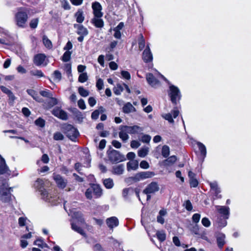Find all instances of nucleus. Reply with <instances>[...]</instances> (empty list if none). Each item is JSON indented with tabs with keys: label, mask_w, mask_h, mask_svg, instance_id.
<instances>
[{
	"label": "nucleus",
	"mask_w": 251,
	"mask_h": 251,
	"mask_svg": "<svg viewBox=\"0 0 251 251\" xmlns=\"http://www.w3.org/2000/svg\"><path fill=\"white\" fill-rule=\"evenodd\" d=\"M34 186L40 192L42 199L45 201L51 203L52 205L57 204L56 197L51 196L44 189V182L43 179H37L34 184Z\"/></svg>",
	"instance_id": "f257e3e1"
},
{
	"label": "nucleus",
	"mask_w": 251,
	"mask_h": 251,
	"mask_svg": "<svg viewBox=\"0 0 251 251\" xmlns=\"http://www.w3.org/2000/svg\"><path fill=\"white\" fill-rule=\"evenodd\" d=\"M161 76L169 85V89L168 91V96L170 98V100L172 103L175 105H176L177 104V101H179L181 98V95L179 89L177 87L171 84L169 80L163 75H161Z\"/></svg>",
	"instance_id": "f03ea898"
},
{
	"label": "nucleus",
	"mask_w": 251,
	"mask_h": 251,
	"mask_svg": "<svg viewBox=\"0 0 251 251\" xmlns=\"http://www.w3.org/2000/svg\"><path fill=\"white\" fill-rule=\"evenodd\" d=\"M61 130L70 140L75 142L77 141L79 133L73 126L71 124H64L62 125Z\"/></svg>",
	"instance_id": "7ed1b4c3"
},
{
	"label": "nucleus",
	"mask_w": 251,
	"mask_h": 251,
	"mask_svg": "<svg viewBox=\"0 0 251 251\" xmlns=\"http://www.w3.org/2000/svg\"><path fill=\"white\" fill-rule=\"evenodd\" d=\"M8 184L6 180L0 178V200L3 202H8L11 200V188H8Z\"/></svg>",
	"instance_id": "20e7f679"
},
{
	"label": "nucleus",
	"mask_w": 251,
	"mask_h": 251,
	"mask_svg": "<svg viewBox=\"0 0 251 251\" xmlns=\"http://www.w3.org/2000/svg\"><path fill=\"white\" fill-rule=\"evenodd\" d=\"M74 217L77 220V222L74 220V222L71 223L72 229L84 237H86V234L83 229L77 225V223H80L81 224H83L84 223V220L82 217L81 213L79 212L75 213L74 214Z\"/></svg>",
	"instance_id": "39448f33"
},
{
	"label": "nucleus",
	"mask_w": 251,
	"mask_h": 251,
	"mask_svg": "<svg viewBox=\"0 0 251 251\" xmlns=\"http://www.w3.org/2000/svg\"><path fill=\"white\" fill-rule=\"evenodd\" d=\"M107 154L108 160L112 164L118 163L126 160L124 155L114 149L108 150L107 151Z\"/></svg>",
	"instance_id": "423d86ee"
},
{
	"label": "nucleus",
	"mask_w": 251,
	"mask_h": 251,
	"mask_svg": "<svg viewBox=\"0 0 251 251\" xmlns=\"http://www.w3.org/2000/svg\"><path fill=\"white\" fill-rule=\"evenodd\" d=\"M28 19V15L26 11L19 10L15 15V21L16 25L21 28L26 27Z\"/></svg>",
	"instance_id": "0eeeda50"
},
{
	"label": "nucleus",
	"mask_w": 251,
	"mask_h": 251,
	"mask_svg": "<svg viewBox=\"0 0 251 251\" xmlns=\"http://www.w3.org/2000/svg\"><path fill=\"white\" fill-rule=\"evenodd\" d=\"M74 27L76 29V33L77 34L79 35L77 37L78 41L82 42L84 37L86 36L89 33L88 29L81 24H75L74 25Z\"/></svg>",
	"instance_id": "6e6552de"
},
{
	"label": "nucleus",
	"mask_w": 251,
	"mask_h": 251,
	"mask_svg": "<svg viewBox=\"0 0 251 251\" xmlns=\"http://www.w3.org/2000/svg\"><path fill=\"white\" fill-rule=\"evenodd\" d=\"M155 174L153 172H141L136 174L134 176L131 177V179H132V180L137 182L141 180L151 178Z\"/></svg>",
	"instance_id": "1a4fd4ad"
},
{
	"label": "nucleus",
	"mask_w": 251,
	"mask_h": 251,
	"mask_svg": "<svg viewBox=\"0 0 251 251\" xmlns=\"http://www.w3.org/2000/svg\"><path fill=\"white\" fill-rule=\"evenodd\" d=\"M159 190V187L158 183L156 182L152 181L146 186L145 189L143 191V193L153 194L158 192Z\"/></svg>",
	"instance_id": "9d476101"
},
{
	"label": "nucleus",
	"mask_w": 251,
	"mask_h": 251,
	"mask_svg": "<svg viewBox=\"0 0 251 251\" xmlns=\"http://www.w3.org/2000/svg\"><path fill=\"white\" fill-rule=\"evenodd\" d=\"M209 184L210 186V190L214 195V199H219L222 198L220 194L221 191L219 187L217 181L210 182Z\"/></svg>",
	"instance_id": "9b49d317"
},
{
	"label": "nucleus",
	"mask_w": 251,
	"mask_h": 251,
	"mask_svg": "<svg viewBox=\"0 0 251 251\" xmlns=\"http://www.w3.org/2000/svg\"><path fill=\"white\" fill-rule=\"evenodd\" d=\"M52 114L62 120L66 121L68 119V113L59 107L54 108L52 111Z\"/></svg>",
	"instance_id": "f8f14e48"
},
{
	"label": "nucleus",
	"mask_w": 251,
	"mask_h": 251,
	"mask_svg": "<svg viewBox=\"0 0 251 251\" xmlns=\"http://www.w3.org/2000/svg\"><path fill=\"white\" fill-rule=\"evenodd\" d=\"M53 178L59 188L64 189L66 186L67 180L60 175L53 174Z\"/></svg>",
	"instance_id": "ddd939ff"
},
{
	"label": "nucleus",
	"mask_w": 251,
	"mask_h": 251,
	"mask_svg": "<svg viewBox=\"0 0 251 251\" xmlns=\"http://www.w3.org/2000/svg\"><path fill=\"white\" fill-rule=\"evenodd\" d=\"M92 8L94 16L97 17H102L103 16V14L101 12L102 6L99 2L95 1L93 2Z\"/></svg>",
	"instance_id": "4468645a"
},
{
	"label": "nucleus",
	"mask_w": 251,
	"mask_h": 251,
	"mask_svg": "<svg viewBox=\"0 0 251 251\" xmlns=\"http://www.w3.org/2000/svg\"><path fill=\"white\" fill-rule=\"evenodd\" d=\"M216 210L221 214L224 219H228L229 216V208L228 206L216 205Z\"/></svg>",
	"instance_id": "2eb2a0df"
},
{
	"label": "nucleus",
	"mask_w": 251,
	"mask_h": 251,
	"mask_svg": "<svg viewBox=\"0 0 251 251\" xmlns=\"http://www.w3.org/2000/svg\"><path fill=\"white\" fill-rule=\"evenodd\" d=\"M11 171L6 164L4 158L0 154V175L7 174L10 175Z\"/></svg>",
	"instance_id": "dca6fc26"
},
{
	"label": "nucleus",
	"mask_w": 251,
	"mask_h": 251,
	"mask_svg": "<svg viewBox=\"0 0 251 251\" xmlns=\"http://www.w3.org/2000/svg\"><path fill=\"white\" fill-rule=\"evenodd\" d=\"M125 126L126 127L125 128L127 129L128 133L130 134H142V132L144 130L143 127L137 125H134L133 126Z\"/></svg>",
	"instance_id": "f3484780"
},
{
	"label": "nucleus",
	"mask_w": 251,
	"mask_h": 251,
	"mask_svg": "<svg viewBox=\"0 0 251 251\" xmlns=\"http://www.w3.org/2000/svg\"><path fill=\"white\" fill-rule=\"evenodd\" d=\"M142 58L146 63L151 62L152 60V54L148 45L143 52Z\"/></svg>",
	"instance_id": "a211bd4d"
},
{
	"label": "nucleus",
	"mask_w": 251,
	"mask_h": 251,
	"mask_svg": "<svg viewBox=\"0 0 251 251\" xmlns=\"http://www.w3.org/2000/svg\"><path fill=\"white\" fill-rule=\"evenodd\" d=\"M125 126H120L119 129L120 132L119 133V137L124 142H126L129 139V136L128 135V132H127V129L125 128Z\"/></svg>",
	"instance_id": "6ab92c4d"
},
{
	"label": "nucleus",
	"mask_w": 251,
	"mask_h": 251,
	"mask_svg": "<svg viewBox=\"0 0 251 251\" xmlns=\"http://www.w3.org/2000/svg\"><path fill=\"white\" fill-rule=\"evenodd\" d=\"M46 58V56L45 54H37L34 56L33 62L35 64V65H36L37 66H41L42 65H43Z\"/></svg>",
	"instance_id": "aec40b11"
},
{
	"label": "nucleus",
	"mask_w": 251,
	"mask_h": 251,
	"mask_svg": "<svg viewBox=\"0 0 251 251\" xmlns=\"http://www.w3.org/2000/svg\"><path fill=\"white\" fill-rule=\"evenodd\" d=\"M106 223L110 229H113L119 225V220L117 217L113 216L107 218Z\"/></svg>",
	"instance_id": "412c9836"
},
{
	"label": "nucleus",
	"mask_w": 251,
	"mask_h": 251,
	"mask_svg": "<svg viewBox=\"0 0 251 251\" xmlns=\"http://www.w3.org/2000/svg\"><path fill=\"white\" fill-rule=\"evenodd\" d=\"M146 79L148 83L152 87H155L159 84V81L151 73L147 75Z\"/></svg>",
	"instance_id": "4be33fe9"
},
{
	"label": "nucleus",
	"mask_w": 251,
	"mask_h": 251,
	"mask_svg": "<svg viewBox=\"0 0 251 251\" xmlns=\"http://www.w3.org/2000/svg\"><path fill=\"white\" fill-rule=\"evenodd\" d=\"M91 23L97 28H101L104 26V22L101 17L94 16L91 20Z\"/></svg>",
	"instance_id": "5701e85b"
},
{
	"label": "nucleus",
	"mask_w": 251,
	"mask_h": 251,
	"mask_svg": "<svg viewBox=\"0 0 251 251\" xmlns=\"http://www.w3.org/2000/svg\"><path fill=\"white\" fill-rule=\"evenodd\" d=\"M125 170V166L123 164L113 166L112 168V174L116 175H122Z\"/></svg>",
	"instance_id": "b1692460"
},
{
	"label": "nucleus",
	"mask_w": 251,
	"mask_h": 251,
	"mask_svg": "<svg viewBox=\"0 0 251 251\" xmlns=\"http://www.w3.org/2000/svg\"><path fill=\"white\" fill-rule=\"evenodd\" d=\"M136 108L129 102H127L124 104L122 108V111L125 114H129L130 113L136 112Z\"/></svg>",
	"instance_id": "393cba45"
},
{
	"label": "nucleus",
	"mask_w": 251,
	"mask_h": 251,
	"mask_svg": "<svg viewBox=\"0 0 251 251\" xmlns=\"http://www.w3.org/2000/svg\"><path fill=\"white\" fill-rule=\"evenodd\" d=\"M95 198H99L102 195V189L100 186L97 184H91Z\"/></svg>",
	"instance_id": "a878e982"
},
{
	"label": "nucleus",
	"mask_w": 251,
	"mask_h": 251,
	"mask_svg": "<svg viewBox=\"0 0 251 251\" xmlns=\"http://www.w3.org/2000/svg\"><path fill=\"white\" fill-rule=\"evenodd\" d=\"M226 236L224 233H219L216 237L217 243L220 249H222L225 245Z\"/></svg>",
	"instance_id": "bb28decb"
},
{
	"label": "nucleus",
	"mask_w": 251,
	"mask_h": 251,
	"mask_svg": "<svg viewBox=\"0 0 251 251\" xmlns=\"http://www.w3.org/2000/svg\"><path fill=\"white\" fill-rule=\"evenodd\" d=\"M74 16L76 22L79 24H81L85 19L83 11L81 9H78L75 13Z\"/></svg>",
	"instance_id": "cd10ccee"
},
{
	"label": "nucleus",
	"mask_w": 251,
	"mask_h": 251,
	"mask_svg": "<svg viewBox=\"0 0 251 251\" xmlns=\"http://www.w3.org/2000/svg\"><path fill=\"white\" fill-rule=\"evenodd\" d=\"M138 161L136 160H131L126 164L127 170H136L138 168Z\"/></svg>",
	"instance_id": "c85d7f7f"
},
{
	"label": "nucleus",
	"mask_w": 251,
	"mask_h": 251,
	"mask_svg": "<svg viewBox=\"0 0 251 251\" xmlns=\"http://www.w3.org/2000/svg\"><path fill=\"white\" fill-rule=\"evenodd\" d=\"M201 218V215L199 213L194 214L192 217V222L196 224V225L194 226V229L195 231V233H197L199 231V227L197 224L199 222Z\"/></svg>",
	"instance_id": "c756f323"
},
{
	"label": "nucleus",
	"mask_w": 251,
	"mask_h": 251,
	"mask_svg": "<svg viewBox=\"0 0 251 251\" xmlns=\"http://www.w3.org/2000/svg\"><path fill=\"white\" fill-rule=\"evenodd\" d=\"M134 192V189L132 187L124 188L122 191V196L125 200L128 199V195H132Z\"/></svg>",
	"instance_id": "7c9ffc66"
},
{
	"label": "nucleus",
	"mask_w": 251,
	"mask_h": 251,
	"mask_svg": "<svg viewBox=\"0 0 251 251\" xmlns=\"http://www.w3.org/2000/svg\"><path fill=\"white\" fill-rule=\"evenodd\" d=\"M176 159L177 158L176 156H171L163 161V164L165 166H170L176 161Z\"/></svg>",
	"instance_id": "2f4dec72"
},
{
	"label": "nucleus",
	"mask_w": 251,
	"mask_h": 251,
	"mask_svg": "<svg viewBox=\"0 0 251 251\" xmlns=\"http://www.w3.org/2000/svg\"><path fill=\"white\" fill-rule=\"evenodd\" d=\"M199 150L201 152V155L203 158H204L206 155V149L205 146L201 142H198L197 143Z\"/></svg>",
	"instance_id": "473e14b6"
},
{
	"label": "nucleus",
	"mask_w": 251,
	"mask_h": 251,
	"mask_svg": "<svg viewBox=\"0 0 251 251\" xmlns=\"http://www.w3.org/2000/svg\"><path fill=\"white\" fill-rule=\"evenodd\" d=\"M26 92L28 95L31 96L34 100L37 101H40L41 99L35 90L33 89H27Z\"/></svg>",
	"instance_id": "72a5a7b5"
},
{
	"label": "nucleus",
	"mask_w": 251,
	"mask_h": 251,
	"mask_svg": "<svg viewBox=\"0 0 251 251\" xmlns=\"http://www.w3.org/2000/svg\"><path fill=\"white\" fill-rule=\"evenodd\" d=\"M103 184L107 189H111L114 186L113 180L110 178L103 179Z\"/></svg>",
	"instance_id": "f704fd0d"
},
{
	"label": "nucleus",
	"mask_w": 251,
	"mask_h": 251,
	"mask_svg": "<svg viewBox=\"0 0 251 251\" xmlns=\"http://www.w3.org/2000/svg\"><path fill=\"white\" fill-rule=\"evenodd\" d=\"M139 49L140 50H142L145 47V40L144 38L143 35L142 34H140L138 41Z\"/></svg>",
	"instance_id": "c9c22d12"
},
{
	"label": "nucleus",
	"mask_w": 251,
	"mask_h": 251,
	"mask_svg": "<svg viewBox=\"0 0 251 251\" xmlns=\"http://www.w3.org/2000/svg\"><path fill=\"white\" fill-rule=\"evenodd\" d=\"M43 42L44 46L48 49H50L52 48V44L50 40L48 39L47 36H43Z\"/></svg>",
	"instance_id": "e433bc0d"
},
{
	"label": "nucleus",
	"mask_w": 251,
	"mask_h": 251,
	"mask_svg": "<svg viewBox=\"0 0 251 251\" xmlns=\"http://www.w3.org/2000/svg\"><path fill=\"white\" fill-rule=\"evenodd\" d=\"M124 85L123 86L120 84H117V86L114 88L113 91L115 95H119L121 94V92L124 91Z\"/></svg>",
	"instance_id": "4c0bfd02"
},
{
	"label": "nucleus",
	"mask_w": 251,
	"mask_h": 251,
	"mask_svg": "<svg viewBox=\"0 0 251 251\" xmlns=\"http://www.w3.org/2000/svg\"><path fill=\"white\" fill-rule=\"evenodd\" d=\"M72 51H66L62 56V60L64 62H67L71 59Z\"/></svg>",
	"instance_id": "58836bf2"
},
{
	"label": "nucleus",
	"mask_w": 251,
	"mask_h": 251,
	"mask_svg": "<svg viewBox=\"0 0 251 251\" xmlns=\"http://www.w3.org/2000/svg\"><path fill=\"white\" fill-rule=\"evenodd\" d=\"M161 154L165 158H167L169 155L170 149L168 146L164 145L163 146Z\"/></svg>",
	"instance_id": "ea45409f"
},
{
	"label": "nucleus",
	"mask_w": 251,
	"mask_h": 251,
	"mask_svg": "<svg viewBox=\"0 0 251 251\" xmlns=\"http://www.w3.org/2000/svg\"><path fill=\"white\" fill-rule=\"evenodd\" d=\"M30 74L31 75L36 76L38 77H42L44 76V75L41 70H35L30 71Z\"/></svg>",
	"instance_id": "a19ab883"
},
{
	"label": "nucleus",
	"mask_w": 251,
	"mask_h": 251,
	"mask_svg": "<svg viewBox=\"0 0 251 251\" xmlns=\"http://www.w3.org/2000/svg\"><path fill=\"white\" fill-rule=\"evenodd\" d=\"M78 92L80 95L83 97H87L89 94V91L82 86L78 88Z\"/></svg>",
	"instance_id": "79ce46f5"
},
{
	"label": "nucleus",
	"mask_w": 251,
	"mask_h": 251,
	"mask_svg": "<svg viewBox=\"0 0 251 251\" xmlns=\"http://www.w3.org/2000/svg\"><path fill=\"white\" fill-rule=\"evenodd\" d=\"M148 151V148H142L138 151V155L141 157H144L147 155Z\"/></svg>",
	"instance_id": "37998d69"
},
{
	"label": "nucleus",
	"mask_w": 251,
	"mask_h": 251,
	"mask_svg": "<svg viewBox=\"0 0 251 251\" xmlns=\"http://www.w3.org/2000/svg\"><path fill=\"white\" fill-rule=\"evenodd\" d=\"M156 236L160 242H163L166 239V234L164 231H157L156 232Z\"/></svg>",
	"instance_id": "c03bdc74"
},
{
	"label": "nucleus",
	"mask_w": 251,
	"mask_h": 251,
	"mask_svg": "<svg viewBox=\"0 0 251 251\" xmlns=\"http://www.w3.org/2000/svg\"><path fill=\"white\" fill-rule=\"evenodd\" d=\"M88 79V76L86 73H82L79 75L78 80L81 83H84Z\"/></svg>",
	"instance_id": "a18cd8bd"
},
{
	"label": "nucleus",
	"mask_w": 251,
	"mask_h": 251,
	"mask_svg": "<svg viewBox=\"0 0 251 251\" xmlns=\"http://www.w3.org/2000/svg\"><path fill=\"white\" fill-rule=\"evenodd\" d=\"M64 138V135L60 132H55L53 134V139L55 140H63Z\"/></svg>",
	"instance_id": "49530a36"
},
{
	"label": "nucleus",
	"mask_w": 251,
	"mask_h": 251,
	"mask_svg": "<svg viewBox=\"0 0 251 251\" xmlns=\"http://www.w3.org/2000/svg\"><path fill=\"white\" fill-rule=\"evenodd\" d=\"M183 206L185 207L186 209L188 211H191L193 209L192 204L190 201L188 200L185 201V202L183 203Z\"/></svg>",
	"instance_id": "de8ad7c7"
},
{
	"label": "nucleus",
	"mask_w": 251,
	"mask_h": 251,
	"mask_svg": "<svg viewBox=\"0 0 251 251\" xmlns=\"http://www.w3.org/2000/svg\"><path fill=\"white\" fill-rule=\"evenodd\" d=\"M40 94L42 96L48 98H51V97L53 96L51 92H50L49 90H48L41 91L40 92Z\"/></svg>",
	"instance_id": "09e8293b"
},
{
	"label": "nucleus",
	"mask_w": 251,
	"mask_h": 251,
	"mask_svg": "<svg viewBox=\"0 0 251 251\" xmlns=\"http://www.w3.org/2000/svg\"><path fill=\"white\" fill-rule=\"evenodd\" d=\"M93 193V189L92 188V187L91 186L90 188H88L85 193V195L87 199L91 200L93 198V195L92 193Z\"/></svg>",
	"instance_id": "8fccbe9b"
},
{
	"label": "nucleus",
	"mask_w": 251,
	"mask_h": 251,
	"mask_svg": "<svg viewBox=\"0 0 251 251\" xmlns=\"http://www.w3.org/2000/svg\"><path fill=\"white\" fill-rule=\"evenodd\" d=\"M39 22L38 18L32 19L29 23V26L31 28H35L37 27Z\"/></svg>",
	"instance_id": "3c124183"
},
{
	"label": "nucleus",
	"mask_w": 251,
	"mask_h": 251,
	"mask_svg": "<svg viewBox=\"0 0 251 251\" xmlns=\"http://www.w3.org/2000/svg\"><path fill=\"white\" fill-rule=\"evenodd\" d=\"M53 76L55 80L59 81L62 78L61 73L58 70H55L53 72Z\"/></svg>",
	"instance_id": "603ef678"
},
{
	"label": "nucleus",
	"mask_w": 251,
	"mask_h": 251,
	"mask_svg": "<svg viewBox=\"0 0 251 251\" xmlns=\"http://www.w3.org/2000/svg\"><path fill=\"white\" fill-rule=\"evenodd\" d=\"M49 98L50 100L48 101V104L50 107H52L57 104L58 101L56 98H53L52 97Z\"/></svg>",
	"instance_id": "864d4df0"
},
{
	"label": "nucleus",
	"mask_w": 251,
	"mask_h": 251,
	"mask_svg": "<svg viewBox=\"0 0 251 251\" xmlns=\"http://www.w3.org/2000/svg\"><path fill=\"white\" fill-rule=\"evenodd\" d=\"M35 124L39 126L43 127L45 126V121L43 119L39 118L35 121Z\"/></svg>",
	"instance_id": "5fc2aeb1"
},
{
	"label": "nucleus",
	"mask_w": 251,
	"mask_h": 251,
	"mask_svg": "<svg viewBox=\"0 0 251 251\" xmlns=\"http://www.w3.org/2000/svg\"><path fill=\"white\" fill-rule=\"evenodd\" d=\"M162 117L170 123H173L174 121L171 113H167L162 115Z\"/></svg>",
	"instance_id": "6e6d98bb"
},
{
	"label": "nucleus",
	"mask_w": 251,
	"mask_h": 251,
	"mask_svg": "<svg viewBox=\"0 0 251 251\" xmlns=\"http://www.w3.org/2000/svg\"><path fill=\"white\" fill-rule=\"evenodd\" d=\"M64 70L68 76L72 75V67L71 64H66L64 66Z\"/></svg>",
	"instance_id": "4d7b16f0"
},
{
	"label": "nucleus",
	"mask_w": 251,
	"mask_h": 251,
	"mask_svg": "<svg viewBox=\"0 0 251 251\" xmlns=\"http://www.w3.org/2000/svg\"><path fill=\"white\" fill-rule=\"evenodd\" d=\"M201 224L204 226H205L206 227H209L211 225L210 221L206 217H204L202 219Z\"/></svg>",
	"instance_id": "13d9d810"
},
{
	"label": "nucleus",
	"mask_w": 251,
	"mask_h": 251,
	"mask_svg": "<svg viewBox=\"0 0 251 251\" xmlns=\"http://www.w3.org/2000/svg\"><path fill=\"white\" fill-rule=\"evenodd\" d=\"M96 87L98 89L100 90L103 89V82L102 79L99 78L97 80L96 82Z\"/></svg>",
	"instance_id": "bf43d9fd"
},
{
	"label": "nucleus",
	"mask_w": 251,
	"mask_h": 251,
	"mask_svg": "<svg viewBox=\"0 0 251 251\" xmlns=\"http://www.w3.org/2000/svg\"><path fill=\"white\" fill-rule=\"evenodd\" d=\"M189 183L190 187L192 188H196L198 186L199 184V182L198 180L196 178L192 179L189 180Z\"/></svg>",
	"instance_id": "052dcab7"
},
{
	"label": "nucleus",
	"mask_w": 251,
	"mask_h": 251,
	"mask_svg": "<svg viewBox=\"0 0 251 251\" xmlns=\"http://www.w3.org/2000/svg\"><path fill=\"white\" fill-rule=\"evenodd\" d=\"M121 75L123 78L129 80L130 79V74L129 73L126 71H122L121 72Z\"/></svg>",
	"instance_id": "680f3d73"
},
{
	"label": "nucleus",
	"mask_w": 251,
	"mask_h": 251,
	"mask_svg": "<svg viewBox=\"0 0 251 251\" xmlns=\"http://www.w3.org/2000/svg\"><path fill=\"white\" fill-rule=\"evenodd\" d=\"M77 105L79 108L81 109H85L86 108V105L84 100L81 99L77 102Z\"/></svg>",
	"instance_id": "e2e57ef3"
},
{
	"label": "nucleus",
	"mask_w": 251,
	"mask_h": 251,
	"mask_svg": "<svg viewBox=\"0 0 251 251\" xmlns=\"http://www.w3.org/2000/svg\"><path fill=\"white\" fill-rule=\"evenodd\" d=\"M27 219L25 217H20L18 220L19 225L21 226H23L26 224Z\"/></svg>",
	"instance_id": "0e129e2a"
},
{
	"label": "nucleus",
	"mask_w": 251,
	"mask_h": 251,
	"mask_svg": "<svg viewBox=\"0 0 251 251\" xmlns=\"http://www.w3.org/2000/svg\"><path fill=\"white\" fill-rule=\"evenodd\" d=\"M140 166L142 169H147L149 168L150 165L147 161L143 160L140 162Z\"/></svg>",
	"instance_id": "69168bd1"
},
{
	"label": "nucleus",
	"mask_w": 251,
	"mask_h": 251,
	"mask_svg": "<svg viewBox=\"0 0 251 251\" xmlns=\"http://www.w3.org/2000/svg\"><path fill=\"white\" fill-rule=\"evenodd\" d=\"M151 139V137L149 135H144L142 136L141 141L143 143H149Z\"/></svg>",
	"instance_id": "338daca9"
},
{
	"label": "nucleus",
	"mask_w": 251,
	"mask_h": 251,
	"mask_svg": "<svg viewBox=\"0 0 251 251\" xmlns=\"http://www.w3.org/2000/svg\"><path fill=\"white\" fill-rule=\"evenodd\" d=\"M62 7L65 10H69L70 9V5L67 0L62 1Z\"/></svg>",
	"instance_id": "774afa93"
}]
</instances>
